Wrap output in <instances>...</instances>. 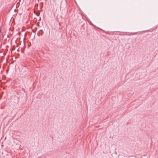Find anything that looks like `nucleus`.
Returning a JSON list of instances; mask_svg holds the SVG:
<instances>
[{"label": "nucleus", "mask_w": 158, "mask_h": 158, "mask_svg": "<svg viewBox=\"0 0 158 158\" xmlns=\"http://www.w3.org/2000/svg\"><path fill=\"white\" fill-rule=\"evenodd\" d=\"M1 28L0 27V33L1 32Z\"/></svg>", "instance_id": "obj_1"}]
</instances>
